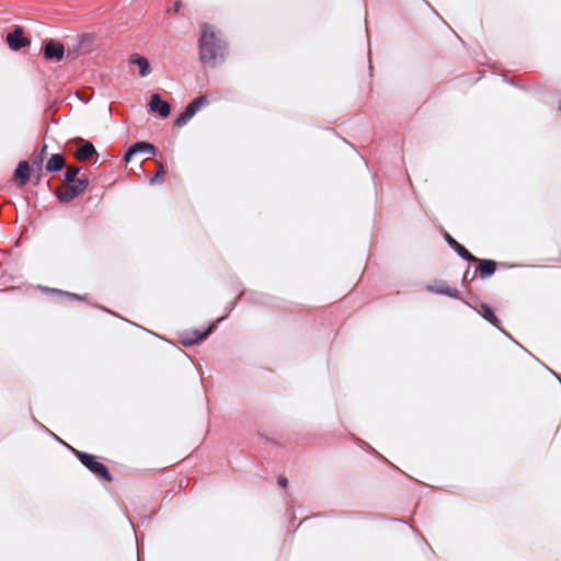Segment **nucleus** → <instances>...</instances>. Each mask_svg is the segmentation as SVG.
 Returning a JSON list of instances; mask_svg holds the SVG:
<instances>
[{
    "label": "nucleus",
    "instance_id": "9d476101",
    "mask_svg": "<svg viewBox=\"0 0 561 561\" xmlns=\"http://www.w3.org/2000/svg\"><path fill=\"white\" fill-rule=\"evenodd\" d=\"M445 239L447 243L457 252V254L468 262H476L478 259L471 254L463 245L457 242L451 236L446 233Z\"/></svg>",
    "mask_w": 561,
    "mask_h": 561
},
{
    "label": "nucleus",
    "instance_id": "a211bd4d",
    "mask_svg": "<svg viewBox=\"0 0 561 561\" xmlns=\"http://www.w3.org/2000/svg\"><path fill=\"white\" fill-rule=\"evenodd\" d=\"M78 195H81L89 186V180L87 178H79L75 182L69 183Z\"/></svg>",
    "mask_w": 561,
    "mask_h": 561
},
{
    "label": "nucleus",
    "instance_id": "2eb2a0df",
    "mask_svg": "<svg viewBox=\"0 0 561 561\" xmlns=\"http://www.w3.org/2000/svg\"><path fill=\"white\" fill-rule=\"evenodd\" d=\"M65 167V158L60 153L51 154L46 163V170L48 172H58Z\"/></svg>",
    "mask_w": 561,
    "mask_h": 561
},
{
    "label": "nucleus",
    "instance_id": "ddd939ff",
    "mask_svg": "<svg viewBox=\"0 0 561 561\" xmlns=\"http://www.w3.org/2000/svg\"><path fill=\"white\" fill-rule=\"evenodd\" d=\"M129 62L139 67L140 77H147L151 71L150 64L146 57L134 54L130 56Z\"/></svg>",
    "mask_w": 561,
    "mask_h": 561
},
{
    "label": "nucleus",
    "instance_id": "f257e3e1",
    "mask_svg": "<svg viewBox=\"0 0 561 561\" xmlns=\"http://www.w3.org/2000/svg\"><path fill=\"white\" fill-rule=\"evenodd\" d=\"M199 43L201 61L208 66H216L219 60L224 59L226 45L216 35L214 28L208 24H203L202 36Z\"/></svg>",
    "mask_w": 561,
    "mask_h": 561
},
{
    "label": "nucleus",
    "instance_id": "dca6fc26",
    "mask_svg": "<svg viewBox=\"0 0 561 561\" xmlns=\"http://www.w3.org/2000/svg\"><path fill=\"white\" fill-rule=\"evenodd\" d=\"M56 195L61 203H68L79 196L71 185L57 190Z\"/></svg>",
    "mask_w": 561,
    "mask_h": 561
},
{
    "label": "nucleus",
    "instance_id": "39448f33",
    "mask_svg": "<svg viewBox=\"0 0 561 561\" xmlns=\"http://www.w3.org/2000/svg\"><path fill=\"white\" fill-rule=\"evenodd\" d=\"M43 54L47 60L60 61L65 56V47L61 43L49 39L44 45Z\"/></svg>",
    "mask_w": 561,
    "mask_h": 561
},
{
    "label": "nucleus",
    "instance_id": "20e7f679",
    "mask_svg": "<svg viewBox=\"0 0 561 561\" xmlns=\"http://www.w3.org/2000/svg\"><path fill=\"white\" fill-rule=\"evenodd\" d=\"M224 320V317L218 319L217 322H213L206 330L204 331H199V330H193V331H187L185 333L182 334V343L183 345L185 346H192V345H195L202 341H204L205 339H207L210 333L215 330L216 325L218 322L222 321Z\"/></svg>",
    "mask_w": 561,
    "mask_h": 561
},
{
    "label": "nucleus",
    "instance_id": "6e6552de",
    "mask_svg": "<svg viewBox=\"0 0 561 561\" xmlns=\"http://www.w3.org/2000/svg\"><path fill=\"white\" fill-rule=\"evenodd\" d=\"M149 153L151 156L156 154V147L149 142L146 141H138L131 145L127 151L125 152L124 160L125 162H129L131 160V157L136 153Z\"/></svg>",
    "mask_w": 561,
    "mask_h": 561
},
{
    "label": "nucleus",
    "instance_id": "a878e982",
    "mask_svg": "<svg viewBox=\"0 0 561 561\" xmlns=\"http://www.w3.org/2000/svg\"><path fill=\"white\" fill-rule=\"evenodd\" d=\"M174 5H175V11H178V10H179V8H180V5H181V3H180V2H175V4H174Z\"/></svg>",
    "mask_w": 561,
    "mask_h": 561
},
{
    "label": "nucleus",
    "instance_id": "9b49d317",
    "mask_svg": "<svg viewBox=\"0 0 561 561\" xmlns=\"http://www.w3.org/2000/svg\"><path fill=\"white\" fill-rule=\"evenodd\" d=\"M96 153L95 148L92 142L82 140L76 151V158L80 161H87L91 159Z\"/></svg>",
    "mask_w": 561,
    "mask_h": 561
},
{
    "label": "nucleus",
    "instance_id": "6ab92c4d",
    "mask_svg": "<svg viewBox=\"0 0 561 561\" xmlns=\"http://www.w3.org/2000/svg\"><path fill=\"white\" fill-rule=\"evenodd\" d=\"M80 173V168L77 167H68L65 172V181L67 183L75 182L78 178V174Z\"/></svg>",
    "mask_w": 561,
    "mask_h": 561
},
{
    "label": "nucleus",
    "instance_id": "bb28decb",
    "mask_svg": "<svg viewBox=\"0 0 561 561\" xmlns=\"http://www.w3.org/2000/svg\"><path fill=\"white\" fill-rule=\"evenodd\" d=\"M560 111H561V103H560Z\"/></svg>",
    "mask_w": 561,
    "mask_h": 561
},
{
    "label": "nucleus",
    "instance_id": "b1692460",
    "mask_svg": "<svg viewBox=\"0 0 561 561\" xmlns=\"http://www.w3.org/2000/svg\"><path fill=\"white\" fill-rule=\"evenodd\" d=\"M46 149H47V146L44 145L42 148H41V151L38 154H42L43 156V159L45 158V154H46Z\"/></svg>",
    "mask_w": 561,
    "mask_h": 561
},
{
    "label": "nucleus",
    "instance_id": "1a4fd4ad",
    "mask_svg": "<svg viewBox=\"0 0 561 561\" xmlns=\"http://www.w3.org/2000/svg\"><path fill=\"white\" fill-rule=\"evenodd\" d=\"M149 107L152 112L158 113L161 117H168L171 113L170 104L162 100L159 94H152Z\"/></svg>",
    "mask_w": 561,
    "mask_h": 561
},
{
    "label": "nucleus",
    "instance_id": "aec40b11",
    "mask_svg": "<svg viewBox=\"0 0 561 561\" xmlns=\"http://www.w3.org/2000/svg\"><path fill=\"white\" fill-rule=\"evenodd\" d=\"M164 176V168H163V164L161 162L158 163V170L156 172V174L151 178L150 182L151 183H157V182H160Z\"/></svg>",
    "mask_w": 561,
    "mask_h": 561
},
{
    "label": "nucleus",
    "instance_id": "0eeeda50",
    "mask_svg": "<svg viewBox=\"0 0 561 561\" xmlns=\"http://www.w3.org/2000/svg\"><path fill=\"white\" fill-rule=\"evenodd\" d=\"M7 43L13 50H19L30 44V41L24 36L22 27H16L13 32L8 33Z\"/></svg>",
    "mask_w": 561,
    "mask_h": 561
},
{
    "label": "nucleus",
    "instance_id": "412c9836",
    "mask_svg": "<svg viewBox=\"0 0 561 561\" xmlns=\"http://www.w3.org/2000/svg\"><path fill=\"white\" fill-rule=\"evenodd\" d=\"M476 271L471 273L470 268H467V271L463 273L462 284L467 286L469 283H471L476 277Z\"/></svg>",
    "mask_w": 561,
    "mask_h": 561
},
{
    "label": "nucleus",
    "instance_id": "7ed1b4c3",
    "mask_svg": "<svg viewBox=\"0 0 561 561\" xmlns=\"http://www.w3.org/2000/svg\"><path fill=\"white\" fill-rule=\"evenodd\" d=\"M208 104V99L206 95H201L196 99H194L192 102H190L184 111L178 116V118L174 122L175 127H183L185 126L190 119L205 105Z\"/></svg>",
    "mask_w": 561,
    "mask_h": 561
},
{
    "label": "nucleus",
    "instance_id": "4468645a",
    "mask_svg": "<svg viewBox=\"0 0 561 561\" xmlns=\"http://www.w3.org/2000/svg\"><path fill=\"white\" fill-rule=\"evenodd\" d=\"M479 263V272L481 278H486L494 274L496 270V262L492 260H480L477 261Z\"/></svg>",
    "mask_w": 561,
    "mask_h": 561
},
{
    "label": "nucleus",
    "instance_id": "393cba45",
    "mask_svg": "<svg viewBox=\"0 0 561 561\" xmlns=\"http://www.w3.org/2000/svg\"><path fill=\"white\" fill-rule=\"evenodd\" d=\"M64 295H67L73 299H81V297L79 295H76V294H69V293H62Z\"/></svg>",
    "mask_w": 561,
    "mask_h": 561
},
{
    "label": "nucleus",
    "instance_id": "4be33fe9",
    "mask_svg": "<svg viewBox=\"0 0 561 561\" xmlns=\"http://www.w3.org/2000/svg\"><path fill=\"white\" fill-rule=\"evenodd\" d=\"M43 156L42 154H37L36 157H34L32 163H33V167L34 168H37V169H41L42 168V164H43Z\"/></svg>",
    "mask_w": 561,
    "mask_h": 561
},
{
    "label": "nucleus",
    "instance_id": "f8f14e48",
    "mask_svg": "<svg viewBox=\"0 0 561 561\" xmlns=\"http://www.w3.org/2000/svg\"><path fill=\"white\" fill-rule=\"evenodd\" d=\"M15 181L19 186H24L30 181V164L27 161H21L14 172Z\"/></svg>",
    "mask_w": 561,
    "mask_h": 561
},
{
    "label": "nucleus",
    "instance_id": "423d86ee",
    "mask_svg": "<svg viewBox=\"0 0 561 561\" xmlns=\"http://www.w3.org/2000/svg\"><path fill=\"white\" fill-rule=\"evenodd\" d=\"M428 291L445 295L451 298L459 299L460 293L457 288L450 287L445 280H436L433 284L426 286Z\"/></svg>",
    "mask_w": 561,
    "mask_h": 561
},
{
    "label": "nucleus",
    "instance_id": "f3484780",
    "mask_svg": "<svg viewBox=\"0 0 561 561\" xmlns=\"http://www.w3.org/2000/svg\"><path fill=\"white\" fill-rule=\"evenodd\" d=\"M481 309H482V317H483L486 321H489L490 323H492L493 325L499 327V324H497L499 320H497V318H496V316H495L494 311L492 310V308H491V307H489V306H488V305H485V304H482V305H481Z\"/></svg>",
    "mask_w": 561,
    "mask_h": 561
},
{
    "label": "nucleus",
    "instance_id": "f03ea898",
    "mask_svg": "<svg viewBox=\"0 0 561 561\" xmlns=\"http://www.w3.org/2000/svg\"><path fill=\"white\" fill-rule=\"evenodd\" d=\"M76 455L81 461V463L84 467H87L92 473L100 478H103L106 481L112 480V476L108 472L107 468L103 463L99 462L93 455L83 451H76Z\"/></svg>",
    "mask_w": 561,
    "mask_h": 561
},
{
    "label": "nucleus",
    "instance_id": "5701e85b",
    "mask_svg": "<svg viewBox=\"0 0 561 561\" xmlns=\"http://www.w3.org/2000/svg\"><path fill=\"white\" fill-rule=\"evenodd\" d=\"M277 482L283 488L287 486V483H288V481H287V479L285 477H278Z\"/></svg>",
    "mask_w": 561,
    "mask_h": 561
}]
</instances>
